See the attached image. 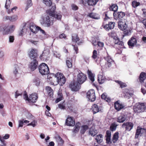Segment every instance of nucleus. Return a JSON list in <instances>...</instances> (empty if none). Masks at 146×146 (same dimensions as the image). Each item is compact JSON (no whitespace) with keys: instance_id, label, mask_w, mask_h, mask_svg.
<instances>
[{"instance_id":"nucleus-1","label":"nucleus","mask_w":146,"mask_h":146,"mask_svg":"<svg viewBox=\"0 0 146 146\" xmlns=\"http://www.w3.org/2000/svg\"><path fill=\"white\" fill-rule=\"evenodd\" d=\"M40 22L42 25H45L47 27L53 24L52 21L51 20L49 16L46 14H43L41 16Z\"/></svg>"},{"instance_id":"nucleus-2","label":"nucleus","mask_w":146,"mask_h":146,"mask_svg":"<svg viewBox=\"0 0 146 146\" xmlns=\"http://www.w3.org/2000/svg\"><path fill=\"white\" fill-rule=\"evenodd\" d=\"M55 76L57 78V82H54V85H56L59 84L60 85L62 86L65 84L66 79L62 74L60 72H58L55 74Z\"/></svg>"},{"instance_id":"nucleus-3","label":"nucleus","mask_w":146,"mask_h":146,"mask_svg":"<svg viewBox=\"0 0 146 146\" xmlns=\"http://www.w3.org/2000/svg\"><path fill=\"white\" fill-rule=\"evenodd\" d=\"M133 109L135 113H140L144 112L146 110V106L144 103H139L134 106Z\"/></svg>"},{"instance_id":"nucleus-4","label":"nucleus","mask_w":146,"mask_h":146,"mask_svg":"<svg viewBox=\"0 0 146 146\" xmlns=\"http://www.w3.org/2000/svg\"><path fill=\"white\" fill-rule=\"evenodd\" d=\"M39 72L42 75H46L49 73V69L47 65L42 63L40 64L38 67Z\"/></svg>"},{"instance_id":"nucleus-5","label":"nucleus","mask_w":146,"mask_h":146,"mask_svg":"<svg viewBox=\"0 0 146 146\" xmlns=\"http://www.w3.org/2000/svg\"><path fill=\"white\" fill-rule=\"evenodd\" d=\"M55 6H53L51 9L49 10H47L46 12L47 14H49L50 15L54 17L58 20H60L61 19L62 15L60 13H55V11L56 9Z\"/></svg>"},{"instance_id":"nucleus-6","label":"nucleus","mask_w":146,"mask_h":146,"mask_svg":"<svg viewBox=\"0 0 146 146\" xmlns=\"http://www.w3.org/2000/svg\"><path fill=\"white\" fill-rule=\"evenodd\" d=\"M86 76L82 72H80L77 75L76 81L81 85L86 81Z\"/></svg>"},{"instance_id":"nucleus-7","label":"nucleus","mask_w":146,"mask_h":146,"mask_svg":"<svg viewBox=\"0 0 146 146\" xmlns=\"http://www.w3.org/2000/svg\"><path fill=\"white\" fill-rule=\"evenodd\" d=\"M87 97L91 101H94L96 98L94 90L92 89L89 90L87 93Z\"/></svg>"},{"instance_id":"nucleus-8","label":"nucleus","mask_w":146,"mask_h":146,"mask_svg":"<svg viewBox=\"0 0 146 146\" xmlns=\"http://www.w3.org/2000/svg\"><path fill=\"white\" fill-rule=\"evenodd\" d=\"M107 54V55L104 57V59L106 60L105 65L106 67H110L111 66L114 61L108 53Z\"/></svg>"},{"instance_id":"nucleus-9","label":"nucleus","mask_w":146,"mask_h":146,"mask_svg":"<svg viewBox=\"0 0 146 146\" xmlns=\"http://www.w3.org/2000/svg\"><path fill=\"white\" fill-rule=\"evenodd\" d=\"M80 84L76 81L71 82L70 84V87L72 91H76L80 88Z\"/></svg>"},{"instance_id":"nucleus-10","label":"nucleus","mask_w":146,"mask_h":146,"mask_svg":"<svg viewBox=\"0 0 146 146\" xmlns=\"http://www.w3.org/2000/svg\"><path fill=\"white\" fill-rule=\"evenodd\" d=\"M5 34H7L12 32L15 29V27L13 25L10 26H6L3 28Z\"/></svg>"},{"instance_id":"nucleus-11","label":"nucleus","mask_w":146,"mask_h":146,"mask_svg":"<svg viewBox=\"0 0 146 146\" xmlns=\"http://www.w3.org/2000/svg\"><path fill=\"white\" fill-rule=\"evenodd\" d=\"M122 126L123 127L125 128L126 131H130L133 128V124L131 122H125Z\"/></svg>"},{"instance_id":"nucleus-12","label":"nucleus","mask_w":146,"mask_h":146,"mask_svg":"<svg viewBox=\"0 0 146 146\" xmlns=\"http://www.w3.org/2000/svg\"><path fill=\"white\" fill-rule=\"evenodd\" d=\"M38 62L35 59H34L29 64V68L32 71L34 70L37 67Z\"/></svg>"},{"instance_id":"nucleus-13","label":"nucleus","mask_w":146,"mask_h":146,"mask_svg":"<svg viewBox=\"0 0 146 146\" xmlns=\"http://www.w3.org/2000/svg\"><path fill=\"white\" fill-rule=\"evenodd\" d=\"M29 56L31 59H34L37 56V51L36 49H31L29 53Z\"/></svg>"},{"instance_id":"nucleus-14","label":"nucleus","mask_w":146,"mask_h":146,"mask_svg":"<svg viewBox=\"0 0 146 146\" xmlns=\"http://www.w3.org/2000/svg\"><path fill=\"white\" fill-rule=\"evenodd\" d=\"M65 123L66 125L69 126H73L75 124L74 121L73 119V117L69 116H68Z\"/></svg>"},{"instance_id":"nucleus-15","label":"nucleus","mask_w":146,"mask_h":146,"mask_svg":"<svg viewBox=\"0 0 146 146\" xmlns=\"http://www.w3.org/2000/svg\"><path fill=\"white\" fill-rule=\"evenodd\" d=\"M119 28L121 30L123 31L126 29L127 26L125 22H123L121 20L118 22Z\"/></svg>"},{"instance_id":"nucleus-16","label":"nucleus","mask_w":146,"mask_h":146,"mask_svg":"<svg viewBox=\"0 0 146 146\" xmlns=\"http://www.w3.org/2000/svg\"><path fill=\"white\" fill-rule=\"evenodd\" d=\"M146 134V130L143 128L137 129L136 130L135 137L137 138L139 135L141 136L142 134Z\"/></svg>"},{"instance_id":"nucleus-17","label":"nucleus","mask_w":146,"mask_h":146,"mask_svg":"<svg viewBox=\"0 0 146 146\" xmlns=\"http://www.w3.org/2000/svg\"><path fill=\"white\" fill-rule=\"evenodd\" d=\"M114 19L117 20L118 19H120L122 18L125 15L124 13L122 12H115L113 13Z\"/></svg>"},{"instance_id":"nucleus-18","label":"nucleus","mask_w":146,"mask_h":146,"mask_svg":"<svg viewBox=\"0 0 146 146\" xmlns=\"http://www.w3.org/2000/svg\"><path fill=\"white\" fill-rule=\"evenodd\" d=\"M29 29L33 33H36L39 30L40 27L36 26L34 24H32L30 25Z\"/></svg>"},{"instance_id":"nucleus-19","label":"nucleus","mask_w":146,"mask_h":146,"mask_svg":"<svg viewBox=\"0 0 146 146\" xmlns=\"http://www.w3.org/2000/svg\"><path fill=\"white\" fill-rule=\"evenodd\" d=\"M38 98L37 95L36 93H34L30 95L29 97V102L35 103L36 101Z\"/></svg>"},{"instance_id":"nucleus-20","label":"nucleus","mask_w":146,"mask_h":146,"mask_svg":"<svg viewBox=\"0 0 146 146\" xmlns=\"http://www.w3.org/2000/svg\"><path fill=\"white\" fill-rule=\"evenodd\" d=\"M115 25L114 22H110L108 24L104 26V28L107 30H109L110 29L113 28Z\"/></svg>"},{"instance_id":"nucleus-21","label":"nucleus","mask_w":146,"mask_h":146,"mask_svg":"<svg viewBox=\"0 0 146 146\" xmlns=\"http://www.w3.org/2000/svg\"><path fill=\"white\" fill-rule=\"evenodd\" d=\"M137 40L135 38L132 37L128 42V44L129 47H133L136 45Z\"/></svg>"},{"instance_id":"nucleus-22","label":"nucleus","mask_w":146,"mask_h":146,"mask_svg":"<svg viewBox=\"0 0 146 146\" xmlns=\"http://www.w3.org/2000/svg\"><path fill=\"white\" fill-rule=\"evenodd\" d=\"M9 137V134H7L3 137H1L0 135V141L1 143L4 145H6L7 144L5 142L4 139H8Z\"/></svg>"},{"instance_id":"nucleus-23","label":"nucleus","mask_w":146,"mask_h":146,"mask_svg":"<svg viewBox=\"0 0 146 146\" xmlns=\"http://www.w3.org/2000/svg\"><path fill=\"white\" fill-rule=\"evenodd\" d=\"M92 109L94 114L101 111V109L97 105L94 104L92 106Z\"/></svg>"},{"instance_id":"nucleus-24","label":"nucleus","mask_w":146,"mask_h":146,"mask_svg":"<svg viewBox=\"0 0 146 146\" xmlns=\"http://www.w3.org/2000/svg\"><path fill=\"white\" fill-rule=\"evenodd\" d=\"M89 133V135L94 136L97 134L98 131L97 130L92 127L90 129Z\"/></svg>"},{"instance_id":"nucleus-25","label":"nucleus","mask_w":146,"mask_h":146,"mask_svg":"<svg viewBox=\"0 0 146 146\" xmlns=\"http://www.w3.org/2000/svg\"><path fill=\"white\" fill-rule=\"evenodd\" d=\"M114 105L115 109L117 111H119L124 108V106L119 103L118 101L115 103Z\"/></svg>"},{"instance_id":"nucleus-26","label":"nucleus","mask_w":146,"mask_h":146,"mask_svg":"<svg viewBox=\"0 0 146 146\" xmlns=\"http://www.w3.org/2000/svg\"><path fill=\"white\" fill-rule=\"evenodd\" d=\"M126 119V117L125 115L122 114L117 118V121L119 123H123L125 121Z\"/></svg>"},{"instance_id":"nucleus-27","label":"nucleus","mask_w":146,"mask_h":146,"mask_svg":"<svg viewBox=\"0 0 146 146\" xmlns=\"http://www.w3.org/2000/svg\"><path fill=\"white\" fill-rule=\"evenodd\" d=\"M106 78L104 76H102L101 74H99L98 76V80L100 84H102L104 82Z\"/></svg>"},{"instance_id":"nucleus-28","label":"nucleus","mask_w":146,"mask_h":146,"mask_svg":"<svg viewBox=\"0 0 146 146\" xmlns=\"http://www.w3.org/2000/svg\"><path fill=\"white\" fill-rule=\"evenodd\" d=\"M63 100L62 95V92L60 91H58V96L55 102L57 103Z\"/></svg>"},{"instance_id":"nucleus-29","label":"nucleus","mask_w":146,"mask_h":146,"mask_svg":"<svg viewBox=\"0 0 146 146\" xmlns=\"http://www.w3.org/2000/svg\"><path fill=\"white\" fill-rule=\"evenodd\" d=\"M88 16L91 18L96 19H100V16L98 14L93 13H89Z\"/></svg>"},{"instance_id":"nucleus-30","label":"nucleus","mask_w":146,"mask_h":146,"mask_svg":"<svg viewBox=\"0 0 146 146\" xmlns=\"http://www.w3.org/2000/svg\"><path fill=\"white\" fill-rule=\"evenodd\" d=\"M87 73L90 79L92 82H93L95 80L94 74L92 73L89 70H88Z\"/></svg>"},{"instance_id":"nucleus-31","label":"nucleus","mask_w":146,"mask_h":146,"mask_svg":"<svg viewBox=\"0 0 146 146\" xmlns=\"http://www.w3.org/2000/svg\"><path fill=\"white\" fill-rule=\"evenodd\" d=\"M111 136V131L109 130L107 131L106 132V140L107 143H109L110 142Z\"/></svg>"},{"instance_id":"nucleus-32","label":"nucleus","mask_w":146,"mask_h":146,"mask_svg":"<svg viewBox=\"0 0 146 146\" xmlns=\"http://www.w3.org/2000/svg\"><path fill=\"white\" fill-rule=\"evenodd\" d=\"M48 95L50 96H52L53 95V92L51 88L49 86H47L46 88Z\"/></svg>"},{"instance_id":"nucleus-33","label":"nucleus","mask_w":146,"mask_h":146,"mask_svg":"<svg viewBox=\"0 0 146 146\" xmlns=\"http://www.w3.org/2000/svg\"><path fill=\"white\" fill-rule=\"evenodd\" d=\"M146 78V74L145 73L142 72L140 74L139 79L140 82H142Z\"/></svg>"},{"instance_id":"nucleus-34","label":"nucleus","mask_w":146,"mask_h":146,"mask_svg":"<svg viewBox=\"0 0 146 146\" xmlns=\"http://www.w3.org/2000/svg\"><path fill=\"white\" fill-rule=\"evenodd\" d=\"M101 98L107 102H109L111 101V99L109 97L106 95V94L105 93L103 94L101 96Z\"/></svg>"},{"instance_id":"nucleus-35","label":"nucleus","mask_w":146,"mask_h":146,"mask_svg":"<svg viewBox=\"0 0 146 146\" xmlns=\"http://www.w3.org/2000/svg\"><path fill=\"white\" fill-rule=\"evenodd\" d=\"M56 141L59 144L62 145L64 143V141L61 138L59 135H57L55 137Z\"/></svg>"},{"instance_id":"nucleus-36","label":"nucleus","mask_w":146,"mask_h":146,"mask_svg":"<svg viewBox=\"0 0 146 146\" xmlns=\"http://www.w3.org/2000/svg\"><path fill=\"white\" fill-rule=\"evenodd\" d=\"M88 126L87 125H82L81 127V133L84 134L85 131L88 129Z\"/></svg>"},{"instance_id":"nucleus-37","label":"nucleus","mask_w":146,"mask_h":146,"mask_svg":"<svg viewBox=\"0 0 146 146\" xmlns=\"http://www.w3.org/2000/svg\"><path fill=\"white\" fill-rule=\"evenodd\" d=\"M43 3L46 6L50 7L52 4V0H42Z\"/></svg>"},{"instance_id":"nucleus-38","label":"nucleus","mask_w":146,"mask_h":146,"mask_svg":"<svg viewBox=\"0 0 146 146\" xmlns=\"http://www.w3.org/2000/svg\"><path fill=\"white\" fill-rule=\"evenodd\" d=\"M103 136L102 135L100 134L97 135L95 139L96 140L97 142L98 143H101L102 141Z\"/></svg>"},{"instance_id":"nucleus-39","label":"nucleus","mask_w":146,"mask_h":146,"mask_svg":"<svg viewBox=\"0 0 146 146\" xmlns=\"http://www.w3.org/2000/svg\"><path fill=\"white\" fill-rule=\"evenodd\" d=\"M119 138V133L117 132H115L114 134L113 137V143L116 142Z\"/></svg>"},{"instance_id":"nucleus-40","label":"nucleus","mask_w":146,"mask_h":146,"mask_svg":"<svg viewBox=\"0 0 146 146\" xmlns=\"http://www.w3.org/2000/svg\"><path fill=\"white\" fill-rule=\"evenodd\" d=\"M117 125L115 123H113L110 125V130L112 131H115Z\"/></svg>"},{"instance_id":"nucleus-41","label":"nucleus","mask_w":146,"mask_h":146,"mask_svg":"<svg viewBox=\"0 0 146 146\" xmlns=\"http://www.w3.org/2000/svg\"><path fill=\"white\" fill-rule=\"evenodd\" d=\"M98 1V0H89L88 4L90 5H95L96 4Z\"/></svg>"},{"instance_id":"nucleus-42","label":"nucleus","mask_w":146,"mask_h":146,"mask_svg":"<svg viewBox=\"0 0 146 146\" xmlns=\"http://www.w3.org/2000/svg\"><path fill=\"white\" fill-rule=\"evenodd\" d=\"M118 7L116 4H113L110 6V9L111 11H113L114 12H115L117 9Z\"/></svg>"},{"instance_id":"nucleus-43","label":"nucleus","mask_w":146,"mask_h":146,"mask_svg":"<svg viewBox=\"0 0 146 146\" xmlns=\"http://www.w3.org/2000/svg\"><path fill=\"white\" fill-rule=\"evenodd\" d=\"M72 40L73 42H77L79 40V38L78 37L77 35L75 34L73 35L72 36Z\"/></svg>"},{"instance_id":"nucleus-44","label":"nucleus","mask_w":146,"mask_h":146,"mask_svg":"<svg viewBox=\"0 0 146 146\" xmlns=\"http://www.w3.org/2000/svg\"><path fill=\"white\" fill-rule=\"evenodd\" d=\"M115 82L118 83L120 86L121 88H123L126 86L127 85L125 83L122 82L118 80H115Z\"/></svg>"},{"instance_id":"nucleus-45","label":"nucleus","mask_w":146,"mask_h":146,"mask_svg":"<svg viewBox=\"0 0 146 146\" xmlns=\"http://www.w3.org/2000/svg\"><path fill=\"white\" fill-rule=\"evenodd\" d=\"M27 4V5L25 8L26 10H27L33 4L32 3L31 0H28Z\"/></svg>"},{"instance_id":"nucleus-46","label":"nucleus","mask_w":146,"mask_h":146,"mask_svg":"<svg viewBox=\"0 0 146 146\" xmlns=\"http://www.w3.org/2000/svg\"><path fill=\"white\" fill-rule=\"evenodd\" d=\"M11 4V1L10 0H6L5 5V8L6 9H8L10 6Z\"/></svg>"},{"instance_id":"nucleus-47","label":"nucleus","mask_w":146,"mask_h":146,"mask_svg":"<svg viewBox=\"0 0 146 146\" xmlns=\"http://www.w3.org/2000/svg\"><path fill=\"white\" fill-rule=\"evenodd\" d=\"M114 42L115 44L121 45L122 44V42L119 41V38L116 37L114 38Z\"/></svg>"},{"instance_id":"nucleus-48","label":"nucleus","mask_w":146,"mask_h":146,"mask_svg":"<svg viewBox=\"0 0 146 146\" xmlns=\"http://www.w3.org/2000/svg\"><path fill=\"white\" fill-rule=\"evenodd\" d=\"M80 123H77L76 124L75 127H74L75 129H74L73 131L76 133L77 131H79L80 129Z\"/></svg>"},{"instance_id":"nucleus-49","label":"nucleus","mask_w":146,"mask_h":146,"mask_svg":"<svg viewBox=\"0 0 146 146\" xmlns=\"http://www.w3.org/2000/svg\"><path fill=\"white\" fill-rule=\"evenodd\" d=\"M33 82L36 85L38 86L40 84V81L39 79L36 78L34 80Z\"/></svg>"},{"instance_id":"nucleus-50","label":"nucleus","mask_w":146,"mask_h":146,"mask_svg":"<svg viewBox=\"0 0 146 146\" xmlns=\"http://www.w3.org/2000/svg\"><path fill=\"white\" fill-rule=\"evenodd\" d=\"M98 56V54L97 51L96 50H94L93 52V55L92 57L94 59L96 58Z\"/></svg>"},{"instance_id":"nucleus-51","label":"nucleus","mask_w":146,"mask_h":146,"mask_svg":"<svg viewBox=\"0 0 146 146\" xmlns=\"http://www.w3.org/2000/svg\"><path fill=\"white\" fill-rule=\"evenodd\" d=\"M18 19V16L16 15H14L11 17V21H14Z\"/></svg>"},{"instance_id":"nucleus-52","label":"nucleus","mask_w":146,"mask_h":146,"mask_svg":"<svg viewBox=\"0 0 146 146\" xmlns=\"http://www.w3.org/2000/svg\"><path fill=\"white\" fill-rule=\"evenodd\" d=\"M37 122L36 121H34L30 123H29L27 125L28 126H32L33 127H35L36 126Z\"/></svg>"},{"instance_id":"nucleus-53","label":"nucleus","mask_w":146,"mask_h":146,"mask_svg":"<svg viewBox=\"0 0 146 146\" xmlns=\"http://www.w3.org/2000/svg\"><path fill=\"white\" fill-rule=\"evenodd\" d=\"M19 69V68L17 66L15 67L13 70L14 73L15 75H16L18 73V72Z\"/></svg>"},{"instance_id":"nucleus-54","label":"nucleus","mask_w":146,"mask_h":146,"mask_svg":"<svg viewBox=\"0 0 146 146\" xmlns=\"http://www.w3.org/2000/svg\"><path fill=\"white\" fill-rule=\"evenodd\" d=\"M66 65L68 68H71L72 67V63L69 60L66 61Z\"/></svg>"},{"instance_id":"nucleus-55","label":"nucleus","mask_w":146,"mask_h":146,"mask_svg":"<svg viewBox=\"0 0 146 146\" xmlns=\"http://www.w3.org/2000/svg\"><path fill=\"white\" fill-rule=\"evenodd\" d=\"M139 5V2H137L135 1H133L132 3V6L134 7L138 6Z\"/></svg>"},{"instance_id":"nucleus-56","label":"nucleus","mask_w":146,"mask_h":146,"mask_svg":"<svg viewBox=\"0 0 146 146\" xmlns=\"http://www.w3.org/2000/svg\"><path fill=\"white\" fill-rule=\"evenodd\" d=\"M29 42L31 43L34 44L35 45H36L37 44L38 41L34 40H29Z\"/></svg>"},{"instance_id":"nucleus-57","label":"nucleus","mask_w":146,"mask_h":146,"mask_svg":"<svg viewBox=\"0 0 146 146\" xmlns=\"http://www.w3.org/2000/svg\"><path fill=\"white\" fill-rule=\"evenodd\" d=\"M131 31L130 30H126L124 32V34L125 35H129L131 34Z\"/></svg>"},{"instance_id":"nucleus-58","label":"nucleus","mask_w":146,"mask_h":146,"mask_svg":"<svg viewBox=\"0 0 146 146\" xmlns=\"http://www.w3.org/2000/svg\"><path fill=\"white\" fill-rule=\"evenodd\" d=\"M23 119L22 120H19V127H22L23 126Z\"/></svg>"},{"instance_id":"nucleus-59","label":"nucleus","mask_w":146,"mask_h":146,"mask_svg":"<svg viewBox=\"0 0 146 146\" xmlns=\"http://www.w3.org/2000/svg\"><path fill=\"white\" fill-rule=\"evenodd\" d=\"M23 97L24 98V99L25 100H27L29 101V98L28 97V96L27 94H26V92H25L24 93Z\"/></svg>"},{"instance_id":"nucleus-60","label":"nucleus","mask_w":146,"mask_h":146,"mask_svg":"<svg viewBox=\"0 0 146 146\" xmlns=\"http://www.w3.org/2000/svg\"><path fill=\"white\" fill-rule=\"evenodd\" d=\"M14 37L13 36H10L9 37V42H10L12 43L14 42Z\"/></svg>"},{"instance_id":"nucleus-61","label":"nucleus","mask_w":146,"mask_h":146,"mask_svg":"<svg viewBox=\"0 0 146 146\" xmlns=\"http://www.w3.org/2000/svg\"><path fill=\"white\" fill-rule=\"evenodd\" d=\"M97 45L98 46L100 47H102L104 46V43L102 42L98 41L97 42Z\"/></svg>"},{"instance_id":"nucleus-62","label":"nucleus","mask_w":146,"mask_h":146,"mask_svg":"<svg viewBox=\"0 0 146 146\" xmlns=\"http://www.w3.org/2000/svg\"><path fill=\"white\" fill-rule=\"evenodd\" d=\"M72 9L74 10H77L78 9L77 6L74 4L72 5Z\"/></svg>"},{"instance_id":"nucleus-63","label":"nucleus","mask_w":146,"mask_h":146,"mask_svg":"<svg viewBox=\"0 0 146 146\" xmlns=\"http://www.w3.org/2000/svg\"><path fill=\"white\" fill-rule=\"evenodd\" d=\"M21 95V94L19 93L18 91H16V92L15 93V98H17L18 96Z\"/></svg>"},{"instance_id":"nucleus-64","label":"nucleus","mask_w":146,"mask_h":146,"mask_svg":"<svg viewBox=\"0 0 146 146\" xmlns=\"http://www.w3.org/2000/svg\"><path fill=\"white\" fill-rule=\"evenodd\" d=\"M142 22L145 26V28L146 29V19H145L143 20Z\"/></svg>"}]
</instances>
